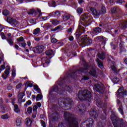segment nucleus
Returning a JSON list of instances; mask_svg holds the SVG:
<instances>
[{
	"label": "nucleus",
	"instance_id": "f03ea898",
	"mask_svg": "<svg viewBox=\"0 0 127 127\" xmlns=\"http://www.w3.org/2000/svg\"><path fill=\"white\" fill-rule=\"evenodd\" d=\"M78 98L80 101L84 100L90 101L91 99H92V94L91 92L88 90L81 91L78 92Z\"/></svg>",
	"mask_w": 127,
	"mask_h": 127
},
{
	"label": "nucleus",
	"instance_id": "4c0bfd02",
	"mask_svg": "<svg viewBox=\"0 0 127 127\" xmlns=\"http://www.w3.org/2000/svg\"><path fill=\"white\" fill-rule=\"evenodd\" d=\"M14 20L13 18L11 17H8L7 18V21L9 23H10L11 24L12 23L13 21Z\"/></svg>",
	"mask_w": 127,
	"mask_h": 127
},
{
	"label": "nucleus",
	"instance_id": "58836bf2",
	"mask_svg": "<svg viewBox=\"0 0 127 127\" xmlns=\"http://www.w3.org/2000/svg\"><path fill=\"white\" fill-rule=\"evenodd\" d=\"M82 34L81 33H80L79 31H76V32L75 34V37L76 39H78V38L81 36V35Z\"/></svg>",
	"mask_w": 127,
	"mask_h": 127
},
{
	"label": "nucleus",
	"instance_id": "7c9ffc66",
	"mask_svg": "<svg viewBox=\"0 0 127 127\" xmlns=\"http://www.w3.org/2000/svg\"><path fill=\"white\" fill-rule=\"evenodd\" d=\"M114 127H118V120L116 118H111Z\"/></svg>",
	"mask_w": 127,
	"mask_h": 127
},
{
	"label": "nucleus",
	"instance_id": "680f3d73",
	"mask_svg": "<svg viewBox=\"0 0 127 127\" xmlns=\"http://www.w3.org/2000/svg\"><path fill=\"white\" fill-rule=\"evenodd\" d=\"M37 106L35 105L33 107V111L34 113H36V111H37Z\"/></svg>",
	"mask_w": 127,
	"mask_h": 127
},
{
	"label": "nucleus",
	"instance_id": "aec40b11",
	"mask_svg": "<svg viewBox=\"0 0 127 127\" xmlns=\"http://www.w3.org/2000/svg\"><path fill=\"white\" fill-rule=\"evenodd\" d=\"M60 16V12L59 11H56L55 12H52L49 14V16H54V17H58Z\"/></svg>",
	"mask_w": 127,
	"mask_h": 127
},
{
	"label": "nucleus",
	"instance_id": "6e6552de",
	"mask_svg": "<svg viewBox=\"0 0 127 127\" xmlns=\"http://www.w3.org/2000/svg\"><path fill=\"white\" fill-rule=\"evenodd\" d=\"M94 124V120L92 118L88 119L85 122L82 123L80 126V127H92Z\"/></svg>",
	"mask_w": 127,
	"mask_h": 127
},
{
	"label": "nucleus",
	"instance_id": "c03bdc74",
	"mask_svg": "<svg viewBox=\"0 0 127 127\" xmlns=\"http://www.w3.org/2000/svg\"><path fill=\"white\" fill-rule=\"evenodd\" d=\"M37 12L38 13V16H42V14L43 13L41 12V10L40 9H37Z\"/></svg>",
	"mask_w": 127,
	"mask_h": 127
},
{
	"label": "nucleus",
	"instance_id": "7ed1b4c3",
	"mask_svg": "<svg viewBox=\"0 0 127 127\" xmlns=\"http://www.w3.org/2000/svg\"><path fill=\"white\" fill-rule=\"evenodd\" d=\"M91 14L89 13H84L82 15L80 18V21H79V23H83L84 26H88L91 24V22H90V18H91ZM81 20H82V22Z\"/></svg>",
	"mask_w": 127,
	"mask_h": 127
},
{
	"label": "nucleus",
	"instance_id": "69168bd1",
	"mask_svg": "<svg viewBox=\"0 0 127 127\" xmlns=\"http://www.w3.org/2000/svg\"><path fill=\"white\" fill-rule=\"evenodd\" d=\"M4 69H5V66L4 64L1 65L0 67V70L2 71V70H4Z\"/></svg>",
	"mask_w": 127,
	"mask_h": 127
},
{
	"label": "nucleus",
	"instance_id": "0e129e2a",
	"mask_svg": "<svg viewBox=\"0 0 127 127\" xmlns=\"http://www.w3.org/2000/svg\"><path fill=\"white\" fill-rule=\"evenodd\" d=\"M59 29H60V27L57 26V27L55 28L54 29H52L51 31H56L57 30H59Z\"/></svg>",
	"mask_w": 127,
	"mask_h": 127
},
{
	"label": "nucleus",
	"instance_id": "423d86ee",
	"mask_svg": "<svg viewBox=\"0 0 127 127\" xmlns=\"http://www.w3.org/2000/svg\"><path fill=\"white\" fill-rule=\"evenodd\" d=\"M73 101L71 99H65V102H59V105L60 107L61 108H66V107H68V106H72L73 105Z\"/></svg>",
	"mask_w": 127,
	"mask_h": 127
},
{
	"label": "nucleus",
	"instance_id": "39448f33",
	"mask_svg": "<svg viewBox=\"0 0 127 127\" xmlns=\"http://www.w3.org/2000/svg\"><path fill=\"white\" fill-rule=\"evenodd\" d=\"M87 35H85L81 37L80 44L82 45V47L90 45V44H91L92 42H93V41L91 39L87 38Z\"/></svg>",
	"mask_w": 127,
	"mask_h": 127
},
{
	"label": "nucleus",
	"instance_id": "2f4dec72",
	"mask_svg": "<svg viewBox=\"0 0 127 127\" xmlns=\"http://www.w3.org/2000/svg\"><path fill=\"white\" fill-rule=\"evenodd\" d=\"M119 122L122 124V127H127V122L124 121L123 119H119Z\"/></svg>",
	"mask_w": 127,
	"mask_h": 127
},
{
	"label": "nucleus",
	"instance_id": "4be33fe9",
	"mask_svg": "<svg viewBox=\"0 0 127 127\" xmlns=\"http://www.w3.org/2000/svg\"><path fill=\"white\" fill-rule=\"evenodd\" d=\"M23 97H24V93H19L18 98V102L19 104H21V103L23 102H25V100H23L22 99L23 98Z\"/></svg>",
	"mask_w": 127,
	"mask_h": 127
},
{
	"label": "nucleus",
	"instance_id": "0eeeda50",
	"mask_svg": "<svg viewBox=\"0 0 127 127\" xmlns=\"http://www.w3.org/2000/svg\"><path fill=\"white\" fill-rule=\"evenodd\" d=\"M101 11L100 10H97L95 9V8L91 7L90 10L92 11L93 14L94 15H96V16H98L100 15V14L106 13V7H102L101 9Z\"/></svg>",
	"mask_w": 127,
	"mask_h": 127
},
{
	"label": "nucleus",
	"instance_id": "f704fd0d",
	"mask_svg": "<svg viewBox=\"0 0 127 127\" xmlns=\"http://www.w3.org/2000/svg\"><path fill=\"white\" fill-rule=\"evenodd\" d=\"M40 33V28H37L34 30L33 34L35 35H37V34H39Z\"/></svg>",
	"mask_w": 127,
	"mask_h": 127
},
{
	"label": "nucleus",
	"instance_id": "b1692460",
	"mask_svg": "<svg viewBox=\"0 0 127 127\" xmlns=\"http://www.w3.org/2000/svg\"><path fill=\"white\" fill-rule=\"evenodd\" d=\"M119 26L121 28H126V27H127V21H124L121 22V23L119 25Z\"/></svg>",
	"mask_w": 127,
	"mask_h": 127
},
{
	"label": "nucleus",
	"instance_id": "09e8293b",
	"mask_svg": "<svg viewBox=\"0 0 127 127\" xmlns=\"http://www.w3.org/2000/svg\"><path fill=\"white\" fill-rule=\"evenodd\" d=\"M3 14L4 15H8V14H9V11L7 10H4L3 11Z\"/></svg>",
	"mask_w": 127,
	"mask_h": 127
},
{
	"label": "nucleus",
	"instance_id": "bf43d9fd",
	"mask_svg": "<svg viewBox=\"0 0 127 127\" xmlns=\"http://www.w3.org/2000/svg\"><path fill=\"white\" fill-rule=\"evenodd\" d=\"M16 71L14 69H13L12 70V76L13 77H15L16 76V73H15Z\"/></svg>",
	"mask_w": 127,
	"mask_h": 127
},
{
	"label": "nucleus",
	"instance_id": "f257e3e1",
	"mask_svg": "<svg viewBox=\"0 0 127 127\" xmlns=\"http://www.w3.org/2000/svg\"><path fill=\"white\" fill-rule=\"evenodd\" d=\"M64 118L68 123V127H78V122L74 118V115L68 113H64Z\"/></svg>",
	"mask_w": 127,
	"mask_h": 127
},
{
	"label": "nucleus",
	"instance_id": "9b49d317",
	"mask_svg": "<svg viewBox=\"0 0 127 127\" xmlns=\"http://www.w3.org/2000/svg\"><path fill=\"white\" fill-rule=\"evenodd\" d=\"M42 65L43 67H48L50 61L47 57L43 58L41 59Z\"/></svg>",
	"mask_w": 127,
	"mask_h": 127
},
{
	"label": "nucleus",
	"instance_id": "ddd939ff",
	"mask_svg": "<svg viewBox=\"0 0 127 127\" xmlns=\"http://www.w3.org/2000/svg\"><path fill=\"white\" fill-rule=\"evenodd\" d=\"M101 32H102V29L99 27H97L92 30L91 34L92 36H95V35H98V34L101 33Z\"/></svg>",
	"mask_w": 127,
	"mask_h": 127
},
{
	"label": "nucleus",
	"instance_id": "79ce46f5",
	"mask_svg": "<svg viewBox=\"0 0 127 127\" xmlns=\"http://www.w3.org/2000/svg\"><path fill=\"white\" fill-rule=\"evenodd\" d=\"M0 112L2 114L5 113V109H4V107L2 105L0 106Z\"/></svg>",
	"mask_w": 127,
	"mask_h": 127
},
{
	"label": "nucleus",
	"instance_id": "c756f323",
	"mask_svg": "<svg viewBox=\"0 0 127 127\" xmlns=\"http://www.w3.org/2000/svg\"><path fill=\"white\" fill-rule=\"evenodd\" d=\"M96 61L97 62L98 67H99V68L101 69H103L104 67L103 66V63L102 62V61H100L99 59H97Z\"/></svg>",
	"mask_w": 127,
	"mask_h": 127
},
{
	"label": "nucleus",
	"instance_id": "a878e982",
	"mask_svg": "<svg viewBox=\"0 0 127 127\" xmlns=\"http://www.w3.org/2000/svg\"><path fill=\"white\" fill-rule=\"evenodd\" d=\"M46 54L48 56H54V53L53 52V51L52 50H48L46 52Z\"/></svg>",
	"mask_w": 127,
	"mask_h": 127
},
{
	"label": "nucleus",
	"instance_id": "a18cd8bd",
	"mask_svg": "<svg viewBox=\"0 0 127 127\" xmlns=\"http://www.w3.org/2000/svg\"><path fill=\"white\" fill-rule=\"evenodd\" d=\"M113 82L115 83H119L120 82V79H119V78L117 77H115L113 78Z\"/></svg>",
	"mask_w": 127,
	"mask_h": 127
},
{
	"label": "nucleus",
	"instance_id": "1a4fd4ad",
	"mask_svg": "<svg viewBox=\"0 0 127 127\" xmlns=\"http://www.w3.org/2000/svg\"><path fill=\"white\" fill-rule=\"evenodd\" d=\"M94 88L97 92L99 93H101V94H103L105 91V86H104V84L101 83L100 84H95L94 86Z\"/></svg>",
	"mask_w": 127,
	"mask_h": 127
},
{
	"label": "nucleus",
	"instance_id": "de8ad7c7",
	"mask_svg": "<svg viewBox=\"0 0 127 127\" xmlns=\"http://www.w3.org/2000/svg\"><path fill=\"white\" fill-rule=\"evenodd\" d=\"M87 80H89V76L86 75H84L81 79V81H87Z\"/></svg>",
	"mask_w": 127,
	"mask_h": 127
},
{
	"label": "nucleus",
	"instance_id": "ea45409f",
	"mask_svg": "<svg viewBox=\"0 0 127 127\" xmlns=\"http://www.w3.org/2000/svg\"><path fill=\"white\" fill-rule=\"evenodd\" d=\"M1 119L3 120H6L7 119H9V116L7 114H4L1 116Z\"/></svg>",
	"mask_w": 127,
	"mask_h": 127
},
{
	"label": "nucleus",
	"instance_id": "e433bc0d",
	"mask_svg": "<svg viewBox=\"0 0 127 127\" xmlns=\"http://www.w3.org/2000/svg\"><path fill=\"white\" fill-rule=\"evenodd\" d=\"M43 97L42 96V94H38L37 95L36 97V101L37 102H38V101H41V100H42V98Z\"/></svg>",
	"mask_w": 127,
	"mask_h": 127
},
{
	"label": "nucleus",
	"instance_id": "13d9d810",
	"mask_svg": "<svg viewBox=\"0 0 127 127\" xmlns=\"http://www.w3.org/2000/svg\"><path fill=\"white\" fill-rule=\"evenodd\" d=\"M77 12H78V13H79L80 14H81V13H82V12H83V8H78L77 9Z\"/></svg>",
	"mask_w": 127,
	"mask_h": 127
},
{
	"label": "nucleus",
	"instance_id": "f8f14e48",
	"mask_svg": "<svg viewBox=\"0 0 127 127\" xmlns=\"http://www.w3.org/2000/svg\"><path fill=\"white\" fill-rule=\"evenodd\" d=\"M33 50L35 53H41L44 51V46L41 45L33 48Z\"/></svg>",
	"mask_w": 127,
	"mask_h": 127
},
{
	"label": "nucleus",
	"instance_id": "338daca9",
	"mask_svg": "<svg viewBox=\"0 0 127 127\" xmlns=\"http://www.w3.org/2000/svg\"><path fill=\"white\" fill-rule=\"evenodd\" d=\"M41 125L43 127H46V125L45 124V122L43 121V120H41Z\"/></svg>",
	"mask_w": 127,
	"mask_h": 127
},
{
	"label": "nucleus",
	"instance_id": "603ef678",
	"mask_svg": "<svg viewBox=\"0 0 127 127\" xmlns=\"http://www.w3.org/2000/svg\"><path fill=\"white\" fill-rule=\"evenodd\" d=\"M116 2L117 3H119L120 4H122V3H123V2H125V0H116Z\"/></svg>",
	"mask_w": 127,
	"mask_h": 127
},
{
	"label": "nucleus",
	"instance_id": "5fc2aeb1",
	"mask_svg": "<svg viewBox=\"0 0 127 127\" xmlns=\"http://www.w3.org/2000/svg\"><path fill=\"white\" fill-rule=\"evenodd\" d=\"M57 41H58V40L57 39H56L55 38H53L51 39V42L52 43H56V42H57Z\"/></svg>",
	"mask_w": 127,
	"mask_h": 127
},
{
	"label": "nucleus",
	"instance_id": "72a5a7b5",
	"mask_svg": "<svg viewBox=\"0 0 127 127\" xmlns=\"http://www.w3.org/2000/svg\"><path fill=\"white\" fill-rule=\"evenodd\" d=\"M50 22H52L53 25H58V24H59L60 21L58 20H52L50 21Z\"/></svg>",
	"mask_w": 127,
	"mask_h": 127
},
{
	"label": "nucleus",
	"instance_id": "c85d7f7f",
	"mask_svg": "<svg viewBox=\"0 0 127 127\" xmlns=\"http://www.w3.org/2000/svg\"><path fill=\"white\" fill-rule=\"evenodd\" d=\"M77 31H79L80 33H84V32L85 31V28L84 27L81 26V25H79L78 29H77Z\"/></svg>",
	"mask_w": 127,
	"mask_h": 127
},
{
	"label": "nucleus",
	"instance_id": "473e14b6",
	"mask_svg": "<svg viewBox=\"0 0 127 127\" xmlns=\"http://www.w3.org/2000/svg\"><path fill=\"white\" fill-rule=\"evenodd\" d=\"M11 25H12V26H13V27H17V26L19 25V23L17 21H16V20H14V21H13V22H12Z\"/></svg>",
	"mask_w": 127,
	"mask_h": 127
},
{
	"label": "nucleus",
	"instance_id": "cd10ccee",
	"mask_svg": "<svg viewBox=\"0 0 127 127\" xmlns=\"http://www.w3.org/2000/svg\"><path fill=\"white\" fill-rule=\"evenodd\" d=\"M42 27L45 29L48 30L49 29V28H51V27H52V25H51V24H50L49 23H47L45 24Z\"/></svg>",
	"mask_w": 127,
	"mask_h": 127
},
{
	"label": "nucleus",
	"instance_id": "393cba45",
	"mask_svg": "<svg viewBox=\"0 0 127 127\" xmlns=\"http://www.w3.org/2000/svg\"><path fill=\"white\" fill-rule=\"evenodd\" d=\"M106 56V54L104 52H101L98 54V57L101 59V60H104L105 59V57Z\"/></svg>",
	"mask_w": 127,
	"mask_h": 127
},
{
	"label": "nucleus",
	"instance_id": "e2e57ef3",
	"mask_svg": "<svg viewBox=\"0 0 127 127\" xmlns=\"http://www.w3.org/2000/svg\"><path fill=\"white\" fill-rule=\"evenodd\" d=\"M7 90H8L9 91L11 90V89H12V86H11V84H8L7 85Z\"/></svg>",
	"mask_w": 127,
	"mask_h": 127
},
{
	"label": "nucleus",
	"instance_id": "052dcab7",
	"mask_svg": "<svg viewBox=\"0 0 127 127\" xmlns=\"http://www.w3.org/2000/svg\"><path fill=\"white\" fill-rule=\"evenodd\" d=\"M118 111L120 112V113L121 114V115H124V111L123 110V109H122V108L119 107L118 108Z\"/></svg>",
	"mask_w": 127,
	"mask_h": 127
},
{
	"label": "nucleus",
	"instance_id": "5701e85b",
	"mask_svg": "<svg viewBox=\"0 0 127 127\" xmlns=\"http://www.w3.org/2000/svg\"><path fill=\"white\" fill-rule=\"evenodd\" d=\"M15 124L17 127L21 126V118L17 117L15 121Z\"/></svg>",
	"mask_w": 127,
	"mask_h": 127
},
{
	"label": "nucleus",
	"instance_id": "49530a36",
	"mask_svg": "<svg viewBox=\"0 0 127 127\" xmlns=\"http://www.w3.org/2000/svg\"><path fill=\"white\" fill-rule=\"evenodd\" d=\"M111 70H112L113 72H114V73L117 72V67H116L115 65H112L111 66Z\"/></svg>",
	"mask_w": 127,
	"mask_h": 127
},
{
	"label": "nucleus",
	"instance_id": "9d476101",
	"mask_svg": "<svg viewBox=\"0 0 127 127\" xmlns=\"http://www.w3.org/2000/svg\"><path fill=\"white\" fill-rule=\"evenodd\" d=\"M72 16L69 14H65L63 15V18L65 21V22H66L67 24L68 25H70V24H72ZM68 21V22H67Z\"/></svg>",
	"mask_w": 127,
	"mask_h": 127
},
{
	"label": "nucleus",
	"instance_id": "4d7b16f0",
	"mask_svg": "<svg viewBox=\"0 0 127 127\" xmlns=\"http://www.w3.org/2000/svg\"><path fill=\"white\" fill-rule=\"evenodd\" d=\"M22 86V84L21 83H20L16 86V89H20Z\"/></svg>",
	"mask_w": 127,
	"mask_h": 127
},
{
	"label": "nucleus",
	"instance_id": "4468645a",
	"mask_svg": "<svg viewBox=\"0 0 127 127\" xmlns=\"http://www.w3.org/2000/svg\"><path fill=\"white\" fill-rule=\"evenodd\" d=\"M96 70H97V67H96V66L94 65L90 69V71L89 72H88V74H90V75L93 76V77H95V78H97L98 77V75L97 74V72L96 71Z\"/></svg>",
	"mask_w": 127,
	"mask_h": 127
},
{
	"label": "nucleus",
	"instance_id": "6e6d98bb",
	"mask_svg": "<svg viewBox=\"0 0 127 127\" xmlns=\"http://www.w3.org/2000/svg\"><path fill=\"white\" fill-rule=\"evenodd\" d=\"M19 46L21 47H25L26 46V43L25 42L21 43L19 44Z\"/></svg>",
	"mask_w": 127,
	"mask_h": 127
},
{
	"label": "nucleus",
	"instance_id": "37998d69",
	"mask_svg": "<svg viewBox=\"0 0 127 127\" xmlns=\"http://www.w3.org/2000/svg\"><path fill=\"white\" fill-rule=\"evenodd\" d=\"M7 42L9 45L12 46L13 45V41H12V39L10 38L7 39Z\"/></svg>",
	"mask_w": 127,
	"mask_h": 127
},
{
	"label": "nucleus",
	"instance_id": "a211bd4d",
	"mask_svg": "<svg viewBox=\"0 0 127 127\" xmlns=\"http://www.w3.org/2000/svg\"><path fill=\"white\" fill-rule=\"evenodd\" d=\"M59 87H62V86H60V85H59V86L58 85L54 86L51 89L52 92H55L56 93H59L60 92H61V91H62V90H61V88H59Z\"/></svg>",
	"mask_w": 127,
	"mask_h": 127
},
{
	"label": "nucleus",
	"instance_id": "412c9836",
	"mask_svg": "<svg viewBox=\"0 0 127 127\" xmlns=\"http://www.w3.org/2000/svg\"><path fill=\"white\" fill-rule=\"evenodd\" d=\"M12 106H14V109L13 111L16 114H18V113H20V109L18 108V105L17 104H14V102H12Z\"/></svg>",
	"mask_w": 127,
	"mask_h": 127
},
{
	"label": "nucleus",
	"instance_id": "f3484780",
	"mask_svg": "<svg viewBox=\"0 0 127 127\" xmlns=\"http://www.w3.org/2000/svg\"><path fill=\"white\" fill-rule=\"evenodd\" d=\"M10 72V67H8L4 71V73L2 74L1 77L4 80H5L7 78V76L9 75Z\"/></svg>",
	"mask_w": 127,
	"mask_h": 127
},
{
	"label": "nucleus",
	"instance_id": "a19ab883",
	"mask_svg": "<svg viewBox=\"0 0 127 127\" xmlns=\"http://www.w3.org/2000/svg\"><path fill=\"white\" fill-rule=\"evenodd\" d=\"M65 89L67 92H69V93H72V87L70 86H65Z\"/></svg>",
	"mask_w": 127,
	"mask_h": 127
},
{
	"label": "nucleus",
	"instance_id": "bb28decb",
	"mask_svg": "<svg viewBox=\"0 0 127 127\" xmlns=\"http://www.w3.org/2000/svg\"><path fill=\"white\" fill-rule=\"evenodd\" d=\"M26 125L27 127H31L32 124V121L29 118H26L25 120Z\"/></svg>",
	"mask_w": 127,
	"mask_h": 127
},
{
	"label": "nucleus",
	"instance_id": "8fccbe9b",
	"mask_svg": "<svg viewBox=\"0 0 127 127\" xmlns=\"http://www.w3.org/2000/svg\"><path fill=\"white\" fill-rule=\"evenodd\" d=\"M49 16H43L41 18L42 19V20L46 21V20H47L48 19H49L50 18Z\"/></svg>",
	"mask_w": 127,
	"mask_h": 127
},
{
	"label": "nucleus",
	"instance_id": "6ab92c4d",
	"mask_svg": "<svg viewBox=\"0 0 127 127\" xmlns=\"http://www.w3.org/2000/svg\"><path fill=\"white\" fill-rule=\"evenodd\" d=\"M90 116H92L93 118H94V120H97V117H98V113L95 110L92 109L89 113Z\"/></svg>",
	"mask_w": 127,
	"mask_h": 127
},
{
	"label": "nucleus",
	"instance_id": "2eb2a0df",
	"mask_svg": "<svg viewBox=\"0 0 127 127\" xmlns=\"http://www.w3.org/2000/svg\"><path fill=\"white\" fill-rule=\"evenodd\" d=\"M118 95L120 98H124V96H127V90L123 89V88H120L118 90Z\"/></svg>",
	"mask_w": 127,
	"mask_h": 127
},
{
	"label": "nucleus",
	"instance_id": "c9c22d12",
	"mask_svg": "<svg viewBox=\"0 0 127 127\" xmlns=\"http://www.w3.org/2000/svg\"><path fill=\"white\" fill-rule=\"evenodd\" d=\"M34 89L35 91H36V92H37L39 94H40L41 93V90H40V89L39 88V87H38V86L34 85Z\"/></svg>",
	"mask_w": 127,
	"mask_h": 127
},
{
	"label": "nucleus",
	"instance_id": "dca6fc26",
	"mask_svg": "<svg viewBox=\"0 0 127 127\" xmlns=\"http://www.w3.org/2000/svg\"><path fill=\"white\" fill-rule=\"evenodd\" d=\"M83 109H84V107L82 105H79L76 107L75 108V111H76V112H78V113L80 115H83V114H84V112H85V110H83Z\"/></svg>",
	"mask_w": 127,
	"mask_h": 127
},
{
	"label": "nucleus",
	"instance_id": "3c124183",
	"mask_svg": "<svg viewBox=\"0 0 127 127\" xmlns=\"http://www.w3.org/2000/svg\"><path fill=\"white\" fill-rule=\"evenodd\" d=\"M27 112L28 114H32V108L31 107H29L27 109Z\"/></svg>",
	"mask_w": 127,
	"mask_h": 127
},
{
	"label": "nucleus",
	"instance_id": "20e7f679",
	"mask_svg": "<svg viewBox=\"0 0 127 127\" xmlns=\"http://www.w3.org/2000/svg\"><path fill=\"white\" fill-rule=\"evenodd\" d=\"M88 69L89 68L88 67H84V68H80L78 70H77L76 72L71 73V75L70 74V76L71 77V78L74 79V76L75 75L80 76V74H81V75H84V74H88L89 73L87 72V71H88Z\"/></svg>",
	"mask_w": 127,
	"mask_h": 127
},
{
	"label": "nucleus",
	"instance_id": "864d4df0",
	"mask_svg": "<svg viewBox=\"0 0 127 127\" xmlns=\"http://www.w3.org/2000/svg\"><path fill=\"white\" fill-rule=\"evenodd\" d=\"M23 40H24V38H23V37H20L17 39V41H18V42L23 41Z\"/></svg>",
	"mask_w": 127,
	"mask_h": 127
},
{
	"label": "nucleus",
	"instance_id": "774afa93",
	"mask_svg": "<svg viewBox=\"0 0 127 127\" xmlns=\"http://www.w3.org/2000/svg\"><path fill=\"white\" fill-rule=\"evenodd\" d=\"M104 125L103 123L100 122L98 123V127H104Z\"/></svg>",
	"mask_w": 127,
	"mask_h": 127
}]
</instances>
